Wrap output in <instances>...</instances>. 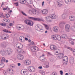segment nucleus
Wrapping results in <instances>:
<instances>
[{"label": "nucleus", "mask_w": 75, "mask_h": 75, "mask_svg": "<svg viewBox=\"0 0 75 75\" xmlns=\"http://www.w3.org/2000/svg\"><path fill=\"white\" fill-rule=\"evenodd\" d=\"M0 52L3 56H6L7 55V52L8 53V55H10L11 53H12L13 50L12 49H8L6 50L5 51L4 50H1Z\"/></svg>", "instance_id": "obj_1"}, {"label": "nucleus", "mask_w": 75, "mask_h": 75, "mask_svg": "<svg viewBox=\"0 0 75 75\" xmlns=\"http://www.w3.org/2000/svg\"><path fill=\"white\" fill-rule=\"evenodd\" d=\"M35 29L36 30L39 31V32H40L41 33H42L44 31L42 26L39 25H36L35 27Z\"/></svg>", "instance_id": "obj_2"}, {"label": "nucleus", "mask_w": 75, "mask_h": 75, "mask_svg": "<svg viewBox=\"0 0 75 75\" xmlns=\"http://www.w3.org/2000/svg\"><path fill=\"white\" fill-rule=\"evenodd\" d=\"M51 38L54 40H55V38L58 40V41H61V36L58 35H52L51 36Z\"/></svg>", "instance_id": "obj_3"}, {"label": "nucleus", "mask_w": 75, "mask_h": 75, "mask_svg": "<svg viewBox=\"0 0 75 75\" xmlns=\"http://www.w3.org/2000/svg\"><path fill=\"white\" fill-rule=\"evenodd\" d=\"M25 23L28 25L33 26L34 24V23L33 21L28 19H26L24 21Z\"/></svg>", "instance_id": "obj_4"}, {"label": "nucleus", "mask_w": 75, "mask_h": 75, "mask_svg": "<svg viewBox=\"0 0 75 75\" xmlns=\"http://www.w3.org/2000/svg\"><path fill=\"white\" fill-rule=\"evenodd\" d=\"M28 71L31 72H34L35 71V69L34 67L33 66H29L28 67Z\"/></svg>", "instance_id": "obj_5"}, {"label": "nucleus", "mask_w": 75, "mask_h": 75, "mask_svg": "<svg viewBox=\"0 0 75 75\" xmlns=\"http://www.w3.org/2000/svg\"><path fill=\"white\" fill-rule=\"evenodd\" d=\"M28 18L31 19L33 20H34L35 21H43V20L40 18H36L31 17H28Z\"/></svg>", "instance_id": "obj_6"}, {"label": "nucleus", "mask_w": 75, "mask_h": 75, "mask_svg": "<svg viewBox=\"0 0 75 75\" xmlns=\"http://www.w3.org/2000/svg\"><path fill=\"white\" fill-rule=\"evenodd\" d=\"M30 50L31 51L33 52H35V51H39L38 48L35 46H34L31 47Z\"/></svg>", "instance_id": "obj_7"}, {"label": "nucleus", "mask_w": 75, "mask_h": 75, "mask_svg": "<svg viewBox=\"0 0 75 75\" xmlns=\"http://www.w3.org/2000/svg\"><path fill=\"white\" fill-rule=\"evenodd\" d=\"M24 63L26 65H30L31 63V62L30 60L26 59L24 61Z\"/></svg>", "instance_id": "obj_8"}, {"label": "nucleus", "mask_w": 75, "mask_h": 75, "mask_svg": "<svg viewBox=\"0 0 75 75\" xmlns=\"http://www.w3.org/2000/svg\"><path fill=\"white\" fill-rule=\"evenodd\" d=\"M70 25L69 24L66 25L65 26V30L67 32H69L70 28Z\"/></svg>", "instance_id": "obj_9"}, {"label": "nucleus", "mask_w": 75, "mask_h": 75, "mask_svg": "<svg viewBox=\"0 0 75 75\" xmlns=\"http://www.w3.org/2000/svg\"><path fill=\"white\" fill-rule=\"evenodd\" d=\"M32 12L34 14H36V15H38L40 14V12L39 11H37L36 9H33L32 10Z\"/></svg>", "instance_id": "obj_10"}, {"label": "nucleus", "mask_w": 75, "mask_h": 75, "mask_svg": "<svg viewBox=\"0 0 75 75\" xmlns=\"http://www.w3.org/2000/svg\"><path fill=\"white\" fill-rule=\"evenodd\" d=\"M17 58L19 60H23L24 59V56L21 54H18L17 56Z\"/></svg>", "instance_id": "obj_11"}, {"label": "nucleus", "mask_w": 75, "mask_h": 75, "mask_svg": "<svg viewBox=\"0 0 75 75\" xmlns=\"http://www.w3.org/2000/svg\"><path fill=\"white\" fill-rule=\"evenodd\" d=\"M58 30H59V28L57 26L54 27L53 28V30L55 33H58Z\"/></svg>", "instance_id": "obj_12"}, {"label": "nucleus", "mask_w": 75, "mask_h": 75, "mask_svg": "<svg viewBox=\"0 0 75 75\" xmlns=\"http://www.w3.org/2000/svg\"><path fill=\"white\" fill-rule=\"evenodd\" d=\"M50 48L52 50H55L57 48V46L55 45H51L50 46Z\"/></svg>", "instance_id": "obj_13"}, {"label": "nucleus", "mask_w": 75, "mask_h": 75, "mask_svg": "<svg viewBox=\"0 0 75 75\" xmlns=\"http://www.w3.org/2000/svg\"><path fill=\"white\" fill-rule=\"evenodd\" d=\"M40 12L41 13H42V14H47V13H48V11L47 10L44 9V10H41L40 11Z\"/></svg>", "instance_id": "obj_14"}, {"label": "nucleus", "mask_w": 75, "mask_h": 75, "mask_svg": "<svg viewBox=\"0 0 75 75\" xmlns=\"http://www.w3.org/2000/svg\"><path fill=\"white\" fill-rule=\"evenodd\" d=\"M58 55L57 58H60V59L62 58V57H63L64 56V54L62 53H59L58 54Z\"/></svg>", "instance_id": "obj_15"}, {"label": "nucleus", "mask_w": 75, "mask_h": 75, "mask_svg": "<svg viewBox=\"0 0 75 75\" xmlns=\"http://www.w3.org/2000/svg\"><path fill=\"white\" fill-rule=\"evenodd\" d=\"M45 58L44 57L41 56L40 57V60L41 62H45Z\"/></svg>", "instance_id": "obj_16"}, {"label": "nucleus", "mask_w": 75, "mask_h": 75, "mask_svg": "<svg viewBox=\"0 0 75 75\" xmlns=\"http://www.w3.org/2000/svg\"><path fill=\"white\" fill-rule=\"evenodd\" d=\"M7 44L6 43L3 42L1 44V47L3 48H5L6 46H7Z\"/></svg>", "instance_id": "obj_17"}, {"label": "nucleus", "mask_w": 75, "mask_h": 75, "mask_svg": "<svg viewBox=\"0 0 75 75\" xmlns=\"http://www.w3.org/2000/svg\"><path fill=\"white\" fill-rule=\"evenodd\" d=\"M50 17L52 19H55L56 18V15L53 14H50Z\"/></svg>", "instance_id": "obj_18"}, {"label": "nucleus", "mask_w": 75, "mask_h": 75, "mask_svg": "<svg viewBox=\"0 0 75 75\" xmlns=\"http://www.w3.org/2000/svg\"><path fill=\"white\" fill-rule=\"evenodd\" d=\"M69 18L70 20V21H74V20H75V17L74 16H70L69 17Z\"/></svg>", "instance_id": "obj_19"}, {"label": "nucleus", "mask_w": 75, "mask_h": 75, "mask_svg": "<svg viewBox=\"0 0 75 75\" xmlns=\"http://www.w3.org/2000/svg\"><path fill=\"white\" fill-rule=\"evenodd\" d=\"M69 61L70 63H74V58L73 57H71Z\"/></svg>", "instance_id": "obj_20"}, {"label": "nucleus", "mask_w": 75, "mask_h": 75, "mask_svg": "<svg viewBox=\"0 0 75 75\" xmlns=\"http://www.w3.org/2000/svg\"><path fill=\"white\" fill-rule=\"evenodd\" d=\"M23 73L25 75H27L28 74V71L27 70H25L23 71Z\"/></svg>", "instance_id": "obj_21"}, {"label": "nucleus", "mask_w": 75, "mask_h": 75, "mask_svg": "<svg viewBox=\"0 0 75 75\" xmlns=\"http://www.w3.org/2000/svg\"><path fill=\"white\" fill-rule=\"evenodd\" d=\"M57 5L58 7H61L62 6V3L61 2H57Z\"/></svg>", "instance_id": "obj_22"}, {"label": "nucleus", "mask_w": 75, "mask_h": 75, "mask_svg": "<svg viewBox=\"0 0 75 75\" xmlns=\"http://www.w3.org/2000/svg\"><path fill=\"white\" fill-rule=\"evenodd\" d=\"M11 71H12V72H13V69H12L11 70L9 69H8V72H9L10 74H13V72Z\"/></svg>", "instance_id": "obj_23"}, {"label": "nucleus", "mask_w": 75, "mask_h": 75, "mask_svg": "<svg viewBox=\"0 0 75 75\" xmlns=\"http://www.w3.org/2000/svg\"><path fill=\"white\" fill-rule=\"evenodd\" d=\"M67 16V13H64L62 16V18L63 19L65 18L66 16Z\"/></svg>", "instance_id": "obj_24"}, {"label": "nucleus", "mask_w": 75, "mask_h": 75, "mask_svg": "<svg viewBox=\"0 0 75 75\" xmlns=\"http://www.w3.org/2000/svg\"><path fill=\"white\" fill-rule=\"evenodd\" d=\"M24 1H25V0H20L19 3H21V4H25V2H24Z\"/></svg>", "instance_id": "obj_25"}, {"label": "nucleus", "mask_w": 75, "mask_h": 75, "mask_svg": "<svg viewBox=\"0 0 75 75\" xmlns=\"http://www.w3.org/2000/svg\"><path fill=\"white\" fill-rule=\"evenodd\" d=\"M46 20L47 22H51V20H50V18H49V17H46Z\"/></svg>", "instance_id": "obj_26"}, {"label": "nucleus", "mask_w": 75, "mask_h": 75, "mask_svg": "<svg viewBox=\"0 0 75 75\" xmlns=\"http://www.w3.org/2000/svg\"><path fill=\"white\" fill-rule=\"evenodd\" d=\"M4 64L3 63H2L0 64V69L2 68H4Z\"/></svg>", "instance_id": "obj_27"}, {"label": "nucleus", "mask_w": 75, "mask_h": 75, "mask_svg": "<svg viewBox=\"0 0 75 75\" xmlns=\"http://www.w3.org/2000/svg\"><path fill=\"white\" fill-rule=\"evenodd\" d=\"M65 1L66 4H69L71 2V0H65Z\"/></svg>", "instance_id": "obj_28"}, {"label": "nucleus", "mask_w": 75, "mask_h": 75, "mask_svg": "<svg viewBox=\"0 0 75 75\" xmlns=\"http://www.w3.org/2000/svg\"><path fill=\"white\" fill-rule=\"evenodd\" d=\"M32 1H31V0H27V2L28 3V4H32Z\"/></svg>", "instance_id": "obj_29"}, {"label": "nucleus", "mask_w": 75, "mask_h": 75, "mask_svg": "<svg viewBox=\"0 0 75 75\" xmlns=\"http://www.w3.org/2000/svg\"><path fill=\"white\" fill-rule=\"evenodd\" d=\"M40 72L42 75H44L45 74V71H43L40 70Z\"/></svg>", "instance_id": "obj_30"}, {"label": "nucleus", "mask_w": 75, "mask_h": 75, "mask_svg": "<svg viewBox=\"0 0 75 75\" xmlns=\"http://www.w3.org/2000/svg\"><path fill=\"white\" fill-rule=\"evenodd\" d=\"M45 26L46 30H49V26L48 25H45Z\"/></svg>", "instance_id": "obj_31"}, {"label": "nucleus", "mask_w": 75, "mask_h": 75, "mask_svg": "<svg viewBox=\"0 0 75 75\" xmlns=\"http://www.w3.org/2000/svg\"><path fill=\"white\" fill-rule=\"evenodd\" d=\"M2 26L6 27V23H2L0 24Z\"/></svg>", "instance_id": "obj_32"}, {"label": "nucleus", "mask_w": 75, "mask_h": 75, "mask_svg": "<svg viewBox=\"0 0 75 75\" xmlns=\"http://www.w3.org/2000/svg\"><path fill=\"white\" fill-rule=\"evenodd\" d=\"M5 60H6V59H5L4 57H3L2 59L1 62H5Z\"/></svg>", "instance_id": "obj_33"}, {"label": "nucleus", "mask_w": 75, "mask_h": 75, "mask_svg": "<svg viewBox=\"0 0 75 75\" xmlns=\"http://www.w3.org/2000/svg\"><path fill=\"white\" fill-rule=\"evenodd\" d=\"M64 58L65 59H64L63 60V61H64V62H65V59H66V60H68V57H67V56H64Z\"/></svg>", "instance_id": "obj_34"}, {"label": "nucleus", "mask_w": 75, "mask_h": 75, "mask_svg": "<svg viewBox=\"0 0 75 75\" xmlns=\"http://www.w3.org/2000/svg\"><path fill=\"white\" fill-rule=\"evenodd\" d=\"M10 67H12V68H15L16 67V66H15V65H14V64H11L10 65Z\"/></svg>", "instance_id": "obj_35"}, {"label": "nucleus", "mask_w": 75, "mask_h": 75, "mask_svg": "<svg viewBox=\"0 0 75 75\" xmlns=\"http://www.w3.org/2000/svg\"><path fill=\"white\" fill-rule=\"evenodd\" d=\"M22 14H23L24 16H27V14H25V13H24V12H23V11H21Z\"/></svg>", "instance_id": "obj_36"}, {"label": "nucleus", "mask_w": 75, "mask_h": 75, "mask_svg": "<svg viewBox=\"0 0 75 75\" xmlns=\"http://www.w3.org/2000/svg\"><path fill=\"white\" fill-rule=\"evenodd\" d=\"M6 18H8V17H10V14H7L6 15Z\"/></svg>", "instance_id": "obj_37"}, {"label": "nucleus", "mask_w": 75, "mask_h": 75, "mask_svg": "<svg viewBox=\"0 0 75 75\" xmlns=\"http://www.w3.org/2000/svg\"><path fill=\"white\" fill-rule=\"evenodd\" d=\"M9 26L11 27V26H13V25H14V24L13 23H9Z\"/></svg>", "instance_id": "obj_38"}, {"label": "nucleus", "mask_w": 75, "mask_h": 75, "mask_svg": "<svg viewBox=\"0 0 75 75\" xmlns=\"http://www.w3.org/2000/svg\"><path fill=\"white\" fill-rule=\"evenodd\" d=\"M20 53H23V52H24V51H23V50L22 49H21L19 51Z\"/></svg>", "instance_id": "obj_39"}, {"label": "nucleus", "mask_w": 75, "mask_h": 75, "mask_svg": "<svg viewBox=\"0 0 75 75\" xmlns=\"http://www.w3.org/2000/svg\"><path fill=\"white\" fill-rule=\"evenodd\" d=\"M3 72L4 75H6L7 74V72H6V71L4 70V71Z\"/></svg>", "instance_id": "obj_40"}, {"label": "nucleus", "mask_w": 75, "mask_h": 75, "mask_svg": "<svg viewBox=\"0 0 75 75\" xmlns=\"http://www.w3.org/2000/svg\"><path fill=\"white\" fill-rule=\"evenodd\" d=\"M31 45H35V44H34V42L32 41V42L31 43H30Z\"/></svg>", "instance_id": "obj_41"}, {"label": "nucleus", "mask_w": 75, "mask_h": 75, "mask_svg": "<svg viewBox=\"0 0 75 75\" xmlns=\"http://www.w3.org/2000/svg\"><path fill=\"white\" fill-rule=\"evenodd\" d=\"M7 8H8V6H7L6 8H3V10H6L7 9Z\"/></svg>", "instance_id": "obj_42"}, {"label": "nucleus", "mask_w": 75, "mask_h": 75, "mask_svg": "<svg viewBox=\"0 0 75 75\" xmlns=\"http://www.w3.org/2000/svg\"><path fill=\"white\" fill-rule=\"evenodd\" d=\"M60 74L61 75H63V71H62L61 70L60 71Z\"/></svg>", "instance_id": "obj_43"}, {"label": "nucleus", "mask_w": 75, "mask_h": 75, "mask_svg": "<svg viewBox=\"0 0 75 75\" xmlns=\"http://www.w3.org/2000/svg\"><path fill=\"white\" fill-rule=\"evenodd\" d=\"M14 4H15V5L16 6H18V2L14 3Z\"/></svg>", "instance_id": "obj_44"}, {"label": "nucleus", "mask_w": 75, "mask_h": 75, "mask_svg": "<svg viewBox=\"0 0 75 75\" xmlns=\"http://www.w3.org/2000/svg\"><path fill=\"white\" fill-rule=\"evenodd\" d=\"M67 49H69V50H71V51H72V48L70 47H67Z\"/></svg>", "instance_id": "obj_45"}, {"label": "nucleus", "mask_w": 75, "mask_h": 75, "mask_svg": "<svg viewBox=\"0 0 75 75\" xmlns=\"http://www.w3.org/2000/svg\"><path fill=\"white\" fill-rule=\"evenodd\" d=\"M62 0H58L57 1V2H59V3H62Z\"/></svg>", "instance_id": "obj_46"}, {"label": "nucleus", "mask_w": 75, "mask_h": 75, "mask_svg": "<svg viewBox=\"0 0 75 75\" xmlns=\"http://www.w3.org/2000/svg\"><path fill=\"white\" fill-rule=\"evenodd\" d=\"M71 45H74V42L72 41L71 42Z\"/></svg>", "instance_id": "obj_47"}, {"label": "nucleus", "mask_w": 75, "mask_h": 75, "mask_svg": "<svg viewBox=\"0 0 75 75\" xmlns=\"http://www.w3.org/2000/svg\"><path fill=\"white\" fill-rule=\"evenodd\" d=\"M65 35H62V38H64Z\"/></svg>", "instance_id": "obj_48"}, {"label": "nucleus", "mask_w": 75, "mask_h": 75, "mask_svg": "<svg viewBox=\"0 0 75 75\" xmlns=\"http://www.w3.org/2000/svg\"><path fill=\"white\" fill-rule=\"evenodd\" d=\"M16 28H18H18H21L20 26H16Z\"/></svg>", "instance_id": "obj_49"}, {"label": "nucleus", "mask_w": 75, "mask_h": 75, "mask_svg": "<svg viewBox=\"0 0 75 75\" xmlns=\"http://www.w3.org/2000/svg\"><path fill=\"white\" fill-rule=\"evenodd\" d=\"M67 61H65V62H64V64H67Z\"/></svg>", "instance_id": "obj_50"}, {"label": "nucleus", "mask_w": 75, "mask_h": 75, "mask_svg": "<svg viewBox=\"0 0 75 75\" xmlns=\"http://www.w3.org/2000/svg\"><path fill=\"white\" fill-rule=\"evenodd\" d=\"M42 66H40V67H38V68H39V69H42Z\"/></svg>", "instance_id": "obj_51"}, {"label": "nucleus", "mask_w": 75, "mask_h": 75, "mask_svg": "<svg viewBox=\"0 0 75 75\" xmlns=\"http://www.w3.org/2000/svg\"><path fill=\"white\" fill-rule=\"evenodd\" d=\"M67 35H64V38H67Z\"/></svg>", "instance_id": "obj_52"}, {"label": "nucleus", "mask_w": 75, "mask_h": 75, "mask_svg": "<svg viewBox=\"0 0 75 75\" xmlns=\"http://www.w3.org/2000/svg\"><path fill=\"white\" fill-rule=\"evenodd\" d=\"M48 54L50 55H52V54L50 52H48Z\"/></svg>", "instance_id": "obj_53"}, {"label": "nucleus", "mask_w": 75, "mask_h": 75, "mask_svg": "<svg viewBox=\"0 0 75 75\" xmlns=\"http://www.w3.org/2000/svg\"><path fill=\"white\" fill-rule=\"evenodd\" d=\"M73 54L74 55H75V49L73 51Z\"/></svg>", "instance_id": "obj_54"}, {"label": "nucleus", "mask_w": 75, "mask_h": 75, "mask_svg": "<svg viewBox=\"0 0 75 75\" xmlns=\"http://www.w3.org/2000/svg\"><path fill=\"white\" fill-rule=\"evenodd\" d=\"M18 67H20V66L21 65V64L20 63H18Z\"/></svg>", "instance_id": "obj_55"}, {"label": "nucleus", "mask_w": 75, "mask_h": 75, "mask_svg": "<svg viewBox=\"0 0 75 75\" xmlns=\"http://www.w3.org/2000/svg\"><path fill=\"white\" fill-rule=\"evenodd\" d=\"M4 2H2V4H1V7H2V6H3V5H4Z\"/></svg>", "instance_id": "obj_56"}, {"label": "nucleus", "mask_w": 75, "mask_h": 75, "mask_svg": "<svg viewBox=\"0 0 75 75\" xmlns=\"http://www.w3.org/2000/svg\"><path fill=\"white\" fill-rule=\"evenodd\" d=\"M61 24H65V22H62V23H61Z\"/></svg>", "instance_id": "obj_57"}, {"label": "nucleus", "mask_w": 75, "mask_h": 75, "mask_svg": "<svg viewBox=\"0 0 75 75\" xmlns=\"http://www.w3.org/2000/svg\"><path fill=\"white\" fill-rule=\"evenodd\" d=\"M44 2L43 1V2H42V7H43V6H44Z\"/></svg>", "instance_id": "obj_58"}, {"label": "nucleus", "mask_w": 75, "mask_h": 75, "mask_svg": "<svg viewBox=\"0 0 75 75\" xmlns=\"http://www.w3.org/2000/svg\"><path fill=\"white\" fill-rule=\"evenodd\" d=\"M28 41L29 42H31V40L30 39H29L28 40Z\"/></svg>", "instance_id": "obj_59"}, {"label": "nucleus", "mask_w": 75, "mask_h": 75, "mask_svg": "<svg viewBox=\"0 0 75 75\" xmlns=\"http://www.w3.org/2000/svg\"><path fill=\"white\" fill-rule=\"evenodd\" d=\"M25 40L26 41H28V38H25Z\"/></svg>", "instance_id": "obj_60"}, {"label": "nucleus", "mask_w": 75, "mask_h": 75, "mask_svg": "<svg viewBox=\"0 0 75 75\" xmlns=\"http://www.w3.org/2000/svg\"><path fill=\"white\" fill-rule=\"evenodd\" d=\"M4 40H7V38L6 37H4Z\"/></svg>", "instance_id": "obj_61"}, {"label": "nucleus", "mask_w": 75, "mask_h": 75, "mask_svg": "<svg viewBox=\"0 0 75 75\" xmlns=\"http://www.w3.org/2000/svg\"><path fill=\"white\" fill-rule=\"evenodd\" d=\"M47 32H48V31H47V30L45 31V34H47Z\"/></svg>", "instance_id": "obj_62"}, {"label": "nucleus", "mask_w": 75, "mask_h": 75, "mask_svg": "<svg viewBox=\"0 0 75 75\" xmlns=\"http://www.w3.org/2000/svg\"><path fill=\"white\" fill-rule=\"evenodd\" d=\"M72 2H74V3L75 2V0H72Z\"/></svg>", "instance_id": "obj_63"}, {"label": "nucleus", "mask_w": 75, "mask_h": 75, "mask_svg": "<svg viewBox=\"0 0 75 75\" xmlns=\"http://www.w3.org/2000/svg\"><path fill=\"white\" fill-rule=\"evenodd\" d=\"M6 36H7V38H8L9 37V36L8 35H7Z\"/></svg>", "instance_id": "obj_64"}]
</instances>
